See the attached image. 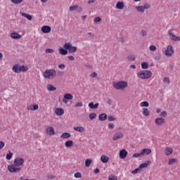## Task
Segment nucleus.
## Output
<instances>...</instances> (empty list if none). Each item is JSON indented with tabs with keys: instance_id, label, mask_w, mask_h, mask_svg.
I'll return each instance as SVG.
<instances>
[{
	"instance_id": "nucleus-33",
	"label": "nucleus",
	"mask_w": 180,
	"mask_h": 180,
	"mask_svg": "<svg viewBox=\"0 0 180 180\" xmlns=\"http://www.w3.org/2000/svg\"><path fill=\"white\" fill-rule=\"evenodd\" d=\"M13 156V153L8 151V153L6 154V159L9 161L10 160H12Z\"/></svg>"
},
{
	"instance_id": "nucleus-24",
	"label": "nucleus",
	"mask_w": 180,
	"mask_h": 180,
	"mask_svg": "<svg viewBox=\"0 0 180 180\" xmlns=\"http://www.w3.org/2000/svg\"><path fill=\"white\" fill-rule=\"evenodd\" d=\"M141 153L143 155H150L151 154V149H143L141 151Z\"/></svg>"
},
{
	"instance_id": "nucleus-31",
	"label": "nucleus",
	"mask_w": 180,
	"mask_h": 180,
	"mask_svg": "<svg viewBox=\"0 0 180 180\" xmlns=\"http://www.w3.org/2000/svg\"><path fill=\"white\" fill-rule=\"evenodd\" d=\"M46 89L47 91H56L57 89L56 87H54V86H53V84H48L46 86Z\"/></svg>"
},
{
	"instance_id": "nucleus-55",
	"label": "nucleus",
	"mask_w": 180,
	"mask_h": 180,
	"mask_svg": "<svg viewBox=\"0 0 180 180\" xmlns=\"http://www.w3.org/2000/svg\"><path fill=\"white\" fill-rule=\"evenodd\" d=\"M54 51V49H46L45 50V53H53Z\"/></svg>"
},
{
	"instance_id": "nucleus-35",
	"label": "nucleus",
	"mask_w": 180,
	"mask_h": 180,
	"mask_svg": "<svg viewBox=\"0 0 180 180\" xmlns=\"http://www.w3.org/2000/svg\"><path fill=\"white\" fill-rule=\"evenodd\" d=\"M140 106L141 108H148L149 106V104H148V102L147 101H143L140 103Z\"/></svg>"
},
{
	"instance_id": "nucleus-57",
	"label": "nucleus",
	"mask_w": 180,
	"mask_h": 180,
	"mask_svg": "<svg viewBox=\"0 0 180 180\" xmlns=\"http://www.w3.org/2000/svg\"><path fill=\"white\" fill-rule=\"evenodd\" d=\"M37 109H39V105H32V110H37Z\"/></svg>"
},
{
	"instance_id": "nucleus-44",
	"label": "nucleus",
	"mask_w": 180,
	"mask_h": 180,
	"mask_svg": "<svg viewBox=\"0 0 180 180\" xmlns=\"http://www.w3.org/2000/svg\"><path fill=\"white\" fill-rule=\"evenodd\" d=\"M149 50L150 51H155V50H157V46L154 45H151L149 46Z\"/></svg>"
},
{
	"instance_id": "nucleus-18",
	"label": "nucleus",
	"mask_w": 180,
	"mask_h": 180,
	"mask_svg": "<svg viewBox=\"0 0 180 180\" xmlns=\"http://www.w3.org/2000/svg\"><path fill=\"white\" fill-rule=\"evenodd\" d=\"M11 37L12 39H20L22 37V35L20 34L18 32H12L11 34Z\"/></svg>"
},
{
	"instance_id": "nucleus-30",
	"label": "nucleus",
	"mask_w": 180,
	"mask_h": 180,
	"mask_svg": "<svg viewBox=\"0 0 180 180\" xmlns=\"http://www.w3.org/2000/svg\"><path fill=\"white\" fill-rule=\"evenodd\" d=\"M29 70V68L25 65H20V72H26Z\"/></svg>"
},
{
	"instance_id": "nucleus-54",
	"label": "nucleus",
	"mask_w": 180,
	"mask_h": 180,
	"mask_svg": "<svg viewBox=\"0 0 180 180\" xmlns=\"http://www.w3.org/2000/svg\"><path fill=\"white\" fill-rule=\"evenodd\" d=\"M5 147V142L4 141H0V150H2Z\"/></svg>"
},
{
	"instance_id": "nucleus-8",
	"label": "nucleus",
	"mask_w": 180,
	"mask_h": 180,
	"mask_svg": "<svg viewBox=\"0 0 180 180\" xmlns=\"http://www.w3.org/2000/svg\"><path fill=\"white\" fill-rule=\"evenodd\" d=\"M168 34H169V39H171V40H172L173 41H180V37H176L175 35V34H174V32H172V31L169 30Z\"/></svg>"
},
{
	"instance_id": "nucleus-45",
	"label": "nucleus",
	"mask_w": 180,
	"mask_h": 180,
	"mask_svg": "<svg viewBox=\"0 0 180 180\" xmlns=\"http://www.w3.org/2000/svg\"><path fill=\"white\" fill-rule=\"evenodd\" d=\"M139 172H140V168H136L131 172V174L134 175L136 174H139Z\"/></svg>"
},
{
	"instance_id": "nucleus-38",
	"label": "nucleus",
	"mask_w": 180,
	"mask_h": 180,
	"mask_svg": "<svg viewBox=\"0 0 180 180\" xmlns=\"http://www.w3.org/2000/svg\"><path fill=\"white\" fill-rule=\"evenodd\" d=\"M143 115H144V116H148L150 115V111H148V109L143 108Z\"/></svg>"
},
{
	"instance_id": "nucleus-29",
	"label": "nucleus",
	"mask_w": 180,
	"mask_h": 180,
	"mask_svg": "<svg viewBox=\"0 0 180 180\" xmlns=\"http://www.w3.org/2000/svg\"><path fill=\"white\" fill-rule=\"evenodd\" d=\"M70 137H71V134L68 132L63 133L60 135V139H70Z\"/></svg>"
},
{
	"instance_id": "nucleus-15",
	"label": "nucleus",
	"mask_w": 180,
	"mask_h": 180,
	"mask_svg": "<svg viewBox=\"0 0 180 180\" xmlns=\"http://www.w3.org/2000/svg\"><path fill=\"white\" fill-rule=\"evenodd\" d=\"M127 157V151L125 149H123L120 151V158L121 160H124Z\"/></svg>"
},
{
	"instance_id": "nucleus-62",
	"label": "nucleus",
	"mask_w": 180,
	"mask_h": 180,
	"mask_svg": "<svg viewBox=\"0 0 180 180\" xmlns=\"http://www.w3.org/2000/svg\"><path fill=\"white\" fill-rule=\"evenodd\" d=\"M48 179H53V178H54V176L51 175V174H49L47 176Z\"/></svg>"
},
{
	"instance_id": "nucleus-56",
	"label": "nucleus",
	"mask_w": 180,
	"mask_h": 180,
	"mask_svg": "<svg viewBox=\"0 0 180 180\" xmlns=\"http://www.w3.org/2000/svg\"><path fill=\"white\" fill-rule=\"evenodd\" d=\"M108 122H113V120H115V118H114L113 116H109V117H108Z\"/></svg>"
},
{
	"instance_id": "nucleus-4",
	"label": "nucleus",
	"mask_w": 180,
	"mask_h": 180,
	"mask_svg": "<svg viewBox=\"0 0 180 180\" xmlns=\"http://www.w3.org/2000/svg\"><path fill=\"white\" fill-rule=\"evenodd\" d=\"M151 8V5L150 4L146 3L143 4V6H136L135 9L139 13H144L146 12V9H150Z\"/></svg>"
},
{
	"instance_id": "nucleus-63",
	"label": "nucleus",
	"mask_w": 180,
	"mask_h": 180,
	"mask_svg": "<svg viewBox=\"0 0 180 180\" xmlns=\"http://www.w3.org/2000/svg\"><path fill=\"white\" fill-rule=\"evenodd\" d=\"M108 105H112V100L108 99L107 101Z\"/></svg>"
},
{
	"instance_id": "nucleus-48",
	"label": "nucleus",
	"mask_w": 180,
	"mask_h": 180,
	"mask_svg": "<svg viewBox=\"0 0 180 180\" xmlns=\"http://www.w3.org/2000/svg\"><path fill=\"white\" fill-rule=\"evenodd\" d=\"M163 82H165V84H169V82H170L169 78H168V77H164V78H163Z\"/></svg>"
},
{
	"instance_id": "nucleus-61",
	"label": "nucleus",
	"mask_w": 180,
	"mask_h": 180,
	"mask_svg": "<svg viewBox=\"0 0 180 180\" xmlns=\"http://www.w3.org/2000/svg\"><path fill=\"white\" fill-rule=\"evenodd\" d=\"M99 172H100L99 169L96 168L94 169V174H99Z\"/></svg>"
},
{
	"instance_id": "nucleus-32",
	"label": "nucleus",
	"mask_w": 180,
	"mask_h": 180,
	"mask_svg": "<svg viewBox=\"0 0 180 180\" xmlns=\"http://www.w3.org/2000/svg\"><path fill=\"white\" fill-rule=\"evenodd\" d=\"M150 164H151V161H148L146 163H142L139 165V169L141 168H147V167H148V165H150Z\"/></svg>"
},
{
	"instance_id": "nucleus-2",
	"label": "nucleus",
	"mask_w": 180,
	"mask_h": 180,
	"mask_svg": "<svg viewBox=\"0 0 180 180\" xmlns=\"http://www.w3.org/2000/svg\"><path fill=\"white\" fill-rule=\"evenodd\" d=\"M57 75V72L54 69H49L46 70L43 72L44 78H46L47 79H53Z\"/></svg>"
},
{
	"instance_id": "nucleus-51",
	"label": "nucleus",
	"mask_w": 180,
	"mask_h": 180,
	"mask_svg": "<svg viewBox=\"0 0 180 180\" xmlns=\"http://www.w3.org/2000/svg\"><path fill=\"white\" fill-rule=\"evenodd\" d=\"M167 112H165V111H162V112L160 113V116L161 117H167Z\"/></svg>"
},
{
	"instance_id": "nucleus-7",
	"label": "nucleus",
	"mask_w": 180,
	"mask_h": 180,
	"mask_svg": "<svg viewBox=\"0 0 180 180\" xmlns=\"http://www.w3.org/2000/svg\"><path fill=\"white\" fill-rule=\"evenodd\" d=\"M21 169H22V167H19L15 164L8 166V170L9 171V172H11L13 174H15L16 172H20Z\"/></svg>"
},
{
	"instance_id": "nucleus-40",
	"label": "nucleus",
	"mask_w": 180,
	"mask_h": 180,
	"mask_svg": "<svg viewBox=\"0 0 180 180\" xmlns=\"http://www.w3.org/2000/svg\"><path fill=\"white\" fill-rule=\"evenodd\" d=\"M89 117L91 119V120H94V119H96V114L91 113L89 115Z\"/></svg>"
},
{
	"instance_id": "nucleus-9",
	"label": "nucleus",
	"mask_w": 180,
	"mask_h": 180,
	"mask_svg": "<svg viewBox=\"0 0 180 180\" xmlns=\"http://www.w3.org/2000/svg\"><path fill=\"white\" fill-rule=\"evenodd\" d=\"M25 164V160L21 158H16L14 160V165H15L17 167H22Z\"/></svg>"
},
{
	"instance_id": "nucleus-34",
	"label": "nucleus",
	"mask_w": 180,
	"mask_h": 180,
	"mask_svg": "<svg viewBox=\"0 0 180 180\" xmlns=\"http://www.w3.org/2000/svg\"><path fill=\"white\" fill-rule=\"evenodd\" d=\"M14 5H20L25 0H10Z\"/></svg>"
},
{
	"instance_id": "nucleus-42",
	"label": "nucleus",
	"mask_w": 180,
	"mask_h": 180,
	"mask_svg": "<svg viewBox=\"0 0 180 180\" xmlns=\"http://www.w3.org/2000/svg\"><path fill=\"white\" fill-rule=\"evenodd\" d=\"M134 158H139V157H143L141 152L140 153H134L132 156Z\"/></svg>"
},
{
	"instance_id": "nucleus-19",
	"label": "nucleus",
	"mask_w": 180,
	"mask_h": 180,
	"mask_svg": "<svg viewBox=\"0 0 180 180\" xmlns=\"http://www.w3.org/2000/svg\"><path fill=\"white\" fill-rule=\"evenodd\" d=\"M108 119V115L105 113H102L98 115V120H101V122H105Z\"/></svg>"
},
{
	"instance_id": "nucleus-3",
	"label": "nucleus",
	"mask_w": 180,
	"mask_h": 180,
	"mask_svg": "<svg viewBox=\"0 0 180 180\" xmlns=\"http://www.w3.org/2000/svg\"><path fill=\"white\" fill-rule=\"evenodd\" d=\"M151 75H153V72L150 70H142L137 73L138 78L141 79H148V78H151Z\"/></svg>"
},
{
	"instance_id": "nucleus-50",
	"label": "nucleus",
	"mask_w": 180,
	"mask_h": 180,
	"mask_svg": "<svg viewBox=\"0 0 180 180\" xmlns=\"http://www.w3.org/2000/svg\"><path fill=\"white\" fill-rule=\"evenodd\" d=\"M82 174L80 172H77L75 174V178H82Z\"/></svg>"
},
{
	"instance_id": "nucleus-17",
	"label": "nucleus",
	"mask_w": 180,
	"mask_h": 180,
	"mask_svg": "<svg viewBox=\"0 0 180 180\" xmlns=\"http://www.w3.org/2000/svg\"><path fill=\"white\" fill-rule=\"evenodd\" d=\"M116 9H124V3L123 1H118L115 6Z\"/></svg>"
},
{
	"instance_id": "nucleus-23",
	"label": "nucleus",
	"mask_w": 180,
	"mask_h": 180,
	"mask_svg": "<svg viewBox=\"0 0 180 180\" xmlns=\"http://www.w3.org/2000/svg\"><path fill=\"white\" fill-rule=\"evenodd\" d=\"M21 16H23V18H26L27 20H32L33 19V16L30 15V14H27L26 13H20Z\"/></svg>"
},
{
	"instance_id": "nucleus-26",
	"label": "nucleus",
	"mask_w": 180,
	"mask_h": 180,
	"mask_svg": "<svg viewBox=\"0 0 180 180\" xmlns=\"http://www.w3.org/2000/svg\"><path fill=\"white\" fill-rule=\"evenodd\" d=\"M98 106L99 103L94 104V102H91L89 103V108H90V109H98Z\"/></svg>"
},
{
	"instance_id": "nucleus-37",
	"label": "nucleus",
	"mask_w": 180,
	"mask_h": 180,
	"mask_svg": "<svg viewBox=\"0 0 180 180\" xmlns=\"http://www.w3.org/2000/svg\"><path fill=\"white\" fill-rule=\"evenodd\" d=\"M141 68L143 70H147V68H148V63H147L146 62H142L141 63Z\"/></svg>"
},
{
	"instance_id": "nucleus-36",
	"label": "nucleus",
	"mask_w": 180,
	"mask_h": 180,
	"mask_svg": "<svg viewBox=\"0 0 180 180\" xmlns=\"http://www.w3.org/2000/svg\"><path fill=\"white\" fill-rule=\"evenodd\" d=\"M91 164H92V160L87 159L85 160V167H89L91 166Z\"/></svg>"
},
{
	"instance_id": "nucleus-21",
	"label": "nucleus",
	"mask_w": 180,
	"mask_h": 180,
	"mask_svg": "<svg viewBox=\"0 0 180 180\" xmlns=\"http://www.w3.org/2000/svg\"><path fill=\"white\" fill-rule=\"evenodd\" d=\"M101 162H103V164H106L107 162H109V157H108L105 155H103L101 157Z\"/></svg>"
},
{
	"instance_id": "nucleus-59",
	"label": "nucleus",
	"mask_w": 180,
	"mask_h": 180,
	"mask_svg": "<svg viewBox=\"0 0 180 180\" xmlns=\"http://www.w3.org/2000/svg\"><path fill=\"white\" fill-rule=\"evenodd\" d=\"M101 19L99 17L95 18H94V22L98 23V22H101Z\"/></svg>"
},
{
	"instance_id": "nucleus-39",
	"label": "nucleus",
	"mask_w": 180,
	"mask_h": 180,
	"mask_svg": "<svg viewBox=\"0 0 180 180\" xmlns=\"http://www.w3.org/2000/svg\"><path fill=\"white\" fill-rule=\"evenodd\" d=\"M177 161H178V160H176L175 158L169 159V162H168V165H172V164H174V162H176Z\"/></svg>"
},
{
	"instance_id": "nucleus-5",
	"label": "nucleus",
	"mask_w": 180,
	"mask_h": 180,
	"mask_svg": "<svg viewBox=\"0 0 180 180\" xmlns=\"http://www.w3.org/2000/svg\"><path fill=\"white\" fill-rule=\"evenodd\" d=\"M63 49H65L68 53H75L77 50V46H73L71 43H65L63 45Z\"/></svg>"
},
{
	"instance_id": "nucleus-60",
	"label": "nucleus",
	"mask_w": 180,
	"mask_h": 180,
	"mask_svg": "<svg viewBox=\"0 0 180 180\" xmlns=\"http://www.w3.org/2000/svg\"><path fill=\"white\" fill-rule=\"evenodd\" d=\"M141 36H147V32L146 31H141Z\"/></svg>"
},
{
	"instance_id": "nucleus-20",
	"label": "nucleus",
	"mask_w": 180,
	"mask_h": 180,
	"mask_svg": "<svg viewBox=\"0 0 180 180\" xmlns=\"http://www.w3.org/2000/svg\"><path fill=\"white\" fill-rule=\"evenodd\" d=\"M73 129L75 131H78L79 133H84L85 132V128L83 127H73Z\"/></svg>"
},
{
	"instance_id": "nucleus-6",
	"label": "nucleus",
	"mask_w": 180,
	"mask_h": 180,
	"mask_svg": "<svg viewBox=\"0 0 180 180\" xmlns=\"http://www.w3.org/2000/svg\"><path fill=\"white\" fill-rule=\"evenodd\" d=\"M164 53L166 57H172L174 56V53H175L172 45H168Z\"/></svg>"
},
{
	"instance_id": "nucleus-43",
	"label": "nucleus",
	"mask_w": 180,
	"mask_h": 180,
	"mask_svg": "<svg viewBox=\"0 0 180 180\" xmlns=\"http://www.w3.org/2000/svg\"><path fill=\"white\" fill-rule=\"evenodd\" d=\"M108 127L110 130H113V129H115V124L109 123Z\"/></svg>"
},
{
	"instance_id": "nucleus-64",
	"label": "nucleus",
	"mask_w": 180,
	"mask_h": 180,
	"mask_svg": "<svg viewBox=\"0 0 180 180\" xmlns=\"http://www.w3.org/2000/svg\"><path fill=\"white\" fill-rule=\"evenodd\" d=\"M27 110H33V106H30L27 108Z\"/></svg>"
},
{
	"instance_id": "nucleus-16",
	"label": "nucleus",
	"mask_w": 180,
	"mask_h": 180,
	"mask_svg": "<svg viewBox=\"0 0 180 180\" xmlns=\"http://www.w3.org/2000/svg\"><path fill=\"white\" fill-rule=\"evenodd\" d=\"M58 53L59 54H61V56H67L68 54V51L63 47H60L58 49Z\"/></svg>"
},
{
	"instance_id": "nucleus-46",
	"label": "nucleus",
	"mask_w": 180,
	"mask_h": 180,
	"mask_svg": "<svg viewBox=\"0 0 180 180\" xmlns=\"http://www.w3.org/2000/svg\"><path fill=\"white\" fill-rule=\"evenodd\" d=\"M84 106V104H82V102H78L75 105V108H82Z\"/></svg>"
},
{
	"instance_id": "nucleus-49",
	"label": "nucleus",
	"mask_w": 180,
	"mask_h": 180,
	"mask_svg": "<svg viewBox=\"0 0 180 180\" xmlns=\"http://www.w3.org/2000/svg\"><path fill=\"white\" fill-rule=\"evenodd\" d=\"M127 59L129 60V61H135L136 60V58L133 56H129L127 57Z\"/></svg>"
},
{
	"instance_id": "nucleus-52",
	"label": "nucleus",
	"mask_w": 180,
	"mask_h": 180,
	"mask_svg": "<svg viewBox=\"0 0 180 180\" xmlns=\"http://www.w3.org/2000/svg\"><path fill=\"white\" fill-rule=\"evenodd\" d=\"M90 77L91 78H96V77H98V74L96 73V72H94L90 75Z\"/></svg>"
},
{
	"instance_id": "nucleus-53",
	"label": "nucleus",
	"mask_w": 180,
	"mask_h": 180,
	"mask_svg": "<svg viewBox=\"0 0 180 180\" xmlns=\"http://www.w3.org/2000/svg\"><path fill=\"white\" fill-rule=\"evenodd\" d=\"M58 68H59L60 70H64V69L65 68V65H64V64H60V65H58Z\"/></svg>"
},
{
	"instance_id": "nucleus-28",
	"label": "nucleus",
	"mask_w": 180,
	"mask_h": 180,
	"mask_svg": "<svg viewBox=\"0 0 180 180\" xmlns=\"http://www.w3.org/2000/svg\"><path fill=\"white\" fill-rule=\"evenodd\" d=\"M74 146V141H67L65 143V146L66 148H70V147H72Z\"/></svg>"
},
{
	"instance_id": "nucleus-22",
	"label": "nucleus",
	"mask_w": 180,
	"mask_h": 180,
	"mask_svg": "<svg viewBox=\"0 0 180 180\" xmlns=\"http://www.w3.org/2000/svg\"><path fill=\"white\" fill-rule=\"evenodd\" d=\"M55 113L57 115V116H63V115H64V110L63 108H56Z\"/></svg>"
},
{
	"instance_id": "nucleus-1",
	"label": "nucleus",
	"mask_w": 180,
	"mask_h": 180,
	"mask_svg": "<svg viewBox=\"0 0 180 180\" xmlns=\"http://www.w3.org/2000/svg\"><path fill=\"white\" fill-rule=\"evenodd\" d=\"M112 85L113 88H115V89H117L118 91H123V89H126V88L129 86V84L123 80L114 82Z\"/></svg>"
},
{
	"instance_id": "nucleus-14",
	"label": "nucleus",
	"mask_w": 180,
	"mask_h": 180,
	"mask_svg": "<svg viewBox=\"0 0 180 180\" xmlns=\"http://www.w3.org/2000/svg\"><path fill=\"white\" fill-rule=\"evenodd\" d=\"M12 71H13V72H15L16 74H19V72H20V65L15 64L13 65Z\"/></svg>"
},
{
	"instance_id": "nucleus-13",
	"label": "nucleus",
	"mask_w": 180,
	"mask_h": 180,
	"mask_svg": "<svg viewBox=\"0 0 180 180\" xmlns=\"http://www.w3.org/2000/svg\"><path fill=\"white\" fill-rule=\"evenodd\" d=\"M42 33H50L51 32V27L49 25H44L41 28Z\"/></svg>"
},
{
	"instance_id": "nucleus-41",
	"label": "nucleus",
	"mask_w": 180,
	"mask_h": 180,
	"mask_svg": "<svg viewBox=\"0 0 180 180\" xmlns=\"http://www.w3.org/2000/svg\"><path fill=\"white\" fill-rule=\"evenodd\" d=\"M77 8L78 5L72 6L69 8V11H70V12H73V11H75Z\"/></svg>"
},
{
	"instance_id": "nucleus-11",
	"label": "nucleus",
	"mask_w": 180,
	"mask_h": 180,
	"mask_svg": "<svg viewBox=\"0 0 180 180\" xmlns=\"http://www.w3.org/2000/svg\"><path fill=\"white\" fill-rule=\"evenodd\" d=\"M46 134H49V136H54L56 131L53 127H49L46 129Z\"/></svg>"
},
{
	"instance_id": "nucleus-10",
	"label": "nucleus",
	"mask_w": 180,
	"mask_h": 180,
	"mask_svg": "<svg viewBox=\"0 0 180 180\" xmlns=\"http://www.w3.org/2000/svg\"><path fill=\"white\" fill-rule=\"evenodd\" d=\"M123 133L121 131L116 132L112 137V140H114V141H117V140L123 139Z\"/></svg>"
},
{
	"instance_id": "nucleus-27",
	"label": "nucleus",
	"mask_w": 180,
	"mask_h": 180,
	"mask_svg": "<svg viewBox=\"0 0 180 180\" xmlns=\"http://www.w3.org/2000/svg\"><path fill=\"white\" fill-rule=\"evenodd\" d=\"M64 99L67 101H72L74 99V96L71 94H66L63 96Z\"/></svg>"
},
{
	"instance_id": "nucleus-25",
	"label": "nucleus",
	"mask_w": 180,
	"mask_h": 180,
	"mask_svg": "<svg viewBox=\"0 0 180 180\" xmlns=\"http://www.w3.org/2000/svg\"><path fill=\"white\" fill-rule=\"evenodd\" d=\"M174 153V150L171 148H166L165 150V155H171Z\"/></svg>"
},
{
	"instance_id": "nucleus-12",
	"label": "nucleus",
	"mask_w": 180,
	"mask_h": 180,
	"mask_svg": "<svg viewBox=\"0 0 180 180\" xmlns=\"http://www.w3.org/2000/svg\"><path fill=\"white\" fill-rule=\"evenodd\" d=\"M155 123L157 126H162L165 123V119L157 117L155 119Z\"/></svg>"
},
{
	"instance_id": "nucleus-58",
	"label": "nucleus",
	"mask_w": 180,
	"mask_h": 180,
	"mask_svg": "<svg viewBox=\"0 0 180 180\" xmlns=\"http://www.w3.org/2000/svg\"><path fill=\"white\" fill-rule=\"evenodd\" d=\"M68 60H70V61H74V60H75V58H74V56H70L68 57Z\"/></svg>"
},
{
	"instance_id": "nucleus-47",
	"label": "nucleus",
	"mask_w": 180,
	"mask_h": 180,
	"mask_svg": "<svg viewBox=\"0 0 180 180\" xmlns=\"http://www.w3.org/2000/svg\"><path fill=\"white\" fill-rule=\"evenodd\" d=\"M108 180H117V176L115 175H110L108 178Z\"/></svg>"
}]
</instances>
